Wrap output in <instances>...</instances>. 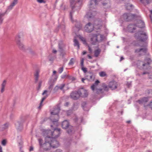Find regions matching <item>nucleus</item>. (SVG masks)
<instances>
[{
	"mask_svg": "<svg viewBox=\"0 0 152 152\" xmlns=\"http://www.w3.org/2000/svg\"><path fill=\"white\" fill-rule=\"evenodd\" d=\"M145 61L146 62H147V63H145L143 64L142 65L143 66H145L146 64H150L151 62V60L150 58H147L145 59Z\"/></svg>",
	"mask_w": 152,
	"mask_h": 152,
	"instance_id": "nucleus-28",
	"label": "nucleus"
},
{
	"mask_svg": "<svg viewBox=\"0 0 152 152\" xmlns=\"http://www.w3.org/2000/svg\"><path fill=\"white\" fill-rule=\"evenodd\" d=\"M102 88L105 91H108V90L109 87H108L107 86L105 85H103Z\"/></svg>",
	"mask_w": 152,
	"mask_h": 152,
	"instance_id": "nucleus-33",
	"label": "nucleus"
},
{
	"mask_svg": "<svg viewBox=\"0 0 152 152\" xmlns=\"http://www.w3.org/2000/svg\"><path fill=\"white\" fill-rule=\"evenodd\" d=\"M149 106H150V107L152 109V101L150 102L149 104Z\"/></svg>",
	"mask_w": 152,
	"mask_h": 152,
	"instance_id": "nucleus-45",
	"label": "nucleus"
},
{
	"mask_svg": "<svg viewBox=\"0 0 152 152\" xmlns=\"http://www.w3.org/2000/svg\"><path fill=\"white\" fill-rule=\"evenodd\" d=\"M18 0H14L12 3L8 7V9L11 10L13 7L16 4L18 3Z\"/></svg>",
	"mask_w": 152,
	"mask_h": 152,
	"instance_id": "nucleus-20",
	"label": "nucleus"
},
{
	"mask_svg": "<svg viewBox=\"0 0 152 152\" xmlns=\"http://www.w3.org/2000/svg\"><path fill=\"white\" fill-rule=\"evenodd\" d=\"M86 53V52L85 51H83V54L84 55Z\"/></svg>",
	"mask_w": 152,
	"mask_h": 152,
	"instance_id": "nucleus-50",
	"label": "nucleus"
},
{
	"mask_svg": "<svg viewBox=\"0 0 152 152\" xmlns=\"http://www.w3.org/2000/svg\"><path fill=\"white\" fill-rule=\"evenodd\" d=\"M140 28H142L144 27L145 24L143 21L142 20H139L137 21V23L136 25H129L128 26V30L130 32H133L136 29V27Z\"/></svg>",
	"mask_w": 152,
	"mask_h": 152,
	"instance_id": "nucleus-4",
	"label": "nucleus"
},
{
	"mask_svg": "<svg viewBox=\"0 0 152 152\" xmlns=\"http://www.w3.org/2000/svg\"><path fill=\"white\" fill-rule=\"evenodd\" d=\"M148 101V99L147 98L144 97L142 99V102H146Z\"/></svg>",
	"mask_w": 152,
	"mask_h": 152,
	"instance_id": "nucleus-37",
	"label": "nucleus"
},
{
	"mask_svg": "<svg viewBox=\"0 0 152 152\" xmlns=\"http://www.w3.org/2000/svg\"><path fill=\"white\" fill-rule=\"evenodd\" d=\"M56 72V71H54L53 72V73L54 74H55Z\"/></svg>",
	"mask_w": 152,
	"mask_h": 152,
	"instance_id": "nucleus-55",
	"label": "nucleus"
},
{
	"mask_svg": "<svg viewBox=\"0 0 152 152\" xmlns=\"http://www.w3.org/2000/svg\"><path fill=\"white\" fill-rule=\"evenodd\" d=\"M6 81L5 80H4L1 84V92L3 93L4 91V89L6 84Z\"/></svg>",
	"mask_w": 152,
	"mask_h": 152,
	"instance_id": "nucleus-23",
	"label": "nucleus"
},
{
	"mask_svg": "<svg viewBox=\"0 0 152 152\" xmlns=\"http://www.w3.org/2000/svg\"><path fill=\"white\" fill-rule=\"evenodd\" d=\"M56 88H58L63 91L67 90L68 89V87L66 86L64 84H62L59 86H57L56 87Z\"/></svg>",
	"mask_w": 152,
	"mask_h": 152,
	"instance_id": "nucleus-17",
	"label": "nucleus"
},
{
	"mask_svg": "<svg viewBox=\"0 0 152 152\" xmlns=\"http://www.w3.org/2000/svg\"><path fill=\"white\" fill-rule=\"evenodd\" d=\"M64 69V68L63 67H61L59 68L58 70V72L59 73H61L63 72Z\"/></svg>",
	"mask_w": 152,
	"mask_h": 152,
	"instance_id": "nucleus-39",
	"label": "nucleus"
},
{
	"mask_svg": "<svg viewBox=\"0 0 152 152\" xmlns=\"http://www.w3.org/2000/svg\"><path fill=\"white\" fill-rule=\"evenodd\" d=\"M101 52V49L99 48H98L94 50V55L95 57H97L99 55Z\"/></svg>",
	"mask_w": 152,
	"mask_h": 152,
	"instance_id": "nucleus-19",
	"label": "nucleus"
},
{
	"mask_svg": "<svg viewBox=\"0 0 152 152\" xmlns=\"http://www.w3.org/2000/svg\"><path fill=\"white\" fill-rule=\"evenodd\" d=\"M140 35V36L142 37H145V38L143 39H141V40L142 41H144L145 40V39L146 38V34L145 33L143 32H141L140 31L138 33Z\"/></svg>",
	"mask_w": 152,
	"mask_h": 152,
	"instance_id": "nucleus-26",
	"label": "nucleus"
},
{
	"mask_svg": "<svg viewBox=\"0 0 152 152\" xmlns=\"http://www.w3.org/2000/svg\"><path fill=\"white\" fill-rule=\"evenodd\" d=\"M99 75L101 77H104L106 75V74L105 72H102L99 73Z\"/></svg>",
	"mask_w": 152,
	"mask_h": 152,
	"instance_id": "nucleus-32",
	"label": "nucleus"
},
{
	"mask_svg": "<svg viewBox=\"0 0 152 152\" xmlns=\"http://www.w3.org/2000/svg\"><path fill=\"white\" fill-rule=\"evenodd\" d=\"M34 76L35 77V83H37L38 81V70H36L34 73Z\"/></svg>",
	"mask_w": 152,
	"mask_h": 152,
	"instance_id": "nucleus-22",
	"label": "nucleus"
},
{
	"mask_svg": "<svg viewBox=\"0 0 152 152\" xmlns=\"http://www.w3.org/2000/svg\"><path fill=\"white\" fill-rule=\"evenodd\" d=\"M8 124L7 123H6L2 125L1 126V130H3L6 129L8 127Z\"/></svg>",
	"mask_w": 152,
	"mask_h": 152,
	"instance_id": "nucleus-30",
	"label": "nucleus"
},
{
	"mask_svg": "<svg viewBox=\"0 0 152 152\" xmlns=\"http://www.w3.org/2000/svg\"><path fill=\"white\" fill-rule=\"evenodd\" d=\"M72 12H71L70 13V18L71 20L72 21Z\"/></svg>",
	"mask_w": 152,
	"mask_h": 152,
	"instance_id": "nucleus-44",
	"label": "nucleus"
},
{
	"mask_svg": "<svg viewBox=\"0 0 152 152\" xmlns=\"http://www.w3.org/2000/svg\"><path fill=\"white\" fill-rule=\"evenodd\" d=\"M69 104V103L68 102H66V103H65V106H67L68 104Z\"/></svg>",
	"mask_w": 152,
	"mask_h": 152,
	"instance_id": "nucleus-53",
	"label": "nucleus"
},
{
	"mask_svg": "<svg viewBox=\"0 0 152 152\" xmlns=\"http://www.w3.org/2000/svg\"><path fill=\"white\" fill-rule=\"evenodd\" d=\"M85 80L86 79L82 78V81L84 83V80Z\"/></svg>",
	"mask_w": 152,
	"mask_h": 152,
	"instance_id": "nucleus-54",
	"label": "nucleus"
},
{
	"mask_svg": "<svg viewBox=\"0 0 152 152\" xmlns=\"http://www.w3.org/2000/svg\"><path fill=\"white\" fill-rule=\"evenodd\" d=\"M33 149H34V148H33V147L32 146H31L30 147V148L29 149V151H32L33 150Z\"/></svg>",
	"mask_w": 152,
	"mask_h": 152,
	"instance_id": "nucleus-43",
	"label": "nucleus"
},
{
	"mask_svg": "<svg viewBox=\"0 0 152 152\" xmlns=\"http://www.w3.org/2000/svg\"><path fill=\"white\" fill-rule=\"evenodd\" d=\"M88 79L90 80H93L94 77L93 75L91 73H89V75L87 76Z\"/></svg>",
	"mask_w": 152,
	"mask_h": 152,
	"instance_id": "nucleus-25",
	"label": "nucleus"
},
{
	"mask_svg": "<svg viewBox=\"0 0 152 152\" xmlns=\"http://www.w3.org/2000/svg\"><path fill=\"white\" fill-rule=\"evenodd\" d=\"M19 143V144H20V143Z\"/></svg>",
	"mask_w": 152,
	"mask_h": 152,
	"instance_id": "nucleus-63",
	"label": "nucleus"
},
{
	"mask_svg": "<svg viewBox=\"0 0 152 152\" xmlns=\"http://www.w3.org/2000/svg\"><path fill=\"white\" fill-rule=\"evenodd\" d=\"M48 91L47 90H45L44 92L42 93V94L44 96L42 98L41 101L40 103L39 106V109H40L41 107L43 106L42 103L43 101L46 99V98L48 97Z\"/></svg>",
	"mask_w": 152,
	"mask_h": 152,
	"instance_id": "nucleus-12",
	"label": "nucleus"
},
{
	"mask_svg": "<svg viewBox=\"0 0 152 152\" xmlns=\"http://www.w3.org/2000/svg\"><path fill=\"white\" fill-rule=\"evenodd\" d=\"M78 91L80 94V96L86 97L88 95V93L87 91L83 88L79 90Z\"/></svg>",
	"mask_w": 152,
	"mask_h": 152,
	"instance_id": "nucleus-11",
	"label": "nucleus"
},
{
	"mask_svg": "<svg viewBox=\"0 0 152 152\" xmlns=\"http://www.w3.org/2000/svg\"><path fill=\"white\" fill-rule=\"evenodd\" d=\"M21 152H23V151H21Z\"/></svg>",
	"mask_w": 152,
	"mask_h": 152,
	"instance_id": "nucleus-62",
	"label": "nucleus"
},
{
	"mask_svg": "<svg viewBox=\"0 0 152 152\" xmlns=\"http://www.w3.org/2000/svg\"><path fill=\"white\" fill-rule=\"evenodd\" d=\"M75 23V27L77 28V30H79L81 28L82 25L80 22H76Z\"/></svg>",
	"mask_w": 152,
	"mask_h": 152,
	"instance_id": "nucleus-24",
	"label": "nucleus"
},
{
	"mask_svg": "<svg viewBox=\"0 0 152 152\" xmlns=\"http://www.w3.org/2000/svg\"><path fill=\"white\" fill-rule=\"evenodd\" d=\"M130 121H127V123H130Z\"/></svg>",
	"mask_w": 152,
	"mask_h": 152,
	"instance_id": "nucleus-56",
	"label": "nucleus"
},
{
	"mask_svg": "<svg viewBox=\"0 0 152 152\" xmlns=\"http://www.w3.org/2000/svg\"><path fill=\"white\" fill-rule=\"evenodd\" d=\"M88 56L89 59H91L92 58V57L89 55H88Z\"/></svg>",
	"mask_w": 152,
	"mask_h": 152,
	"instance_id": "nucleus-49",
	"label": "nucleus"
},
{
	"mask_svg": "<svg viewBox=\"0 0 152 152\" xmlns=\"http://www.w3.org/2000/svg\"><path fill=\"white\" fill-rule=\"evenodd\" d=\"M45 142L43 145H42L41 143L42 140H39V141L40 146H42L46 150L50 149L51 147L53 148H56L59 145L58 142L55 138H51V140L48 139L46 140L45 137Z\"/></svg>",
	"mask_w": 152,
	"mask_h": 152,
	"instance_id": "nucleus-1",
	"label": "nucleus"
},
{
	"mask_svg": "<svg viewBox=\"0 0 152 152\" xmlns=\"http://www.w3.org/2000/svg\"><path fill=\"white\" fill-rule=\"evenodd\" d=\"M80 39H81V40L83 42V43L84 44H86V41L85 39V38L82 37H80Z\"/></svg>",
	"mask_w": 152,
	"mask_h": 152,
	"instance_id": "nucleus-34",
	"label": "nucleus"
},
{
	"mask_svg": "<svg viewBox=\"0 0 152 152\" xmlns=\"http://www.w3.org/2000/svg\"><path fill=\"white\" fill-rule=\"evenodd\" d=\"M150 17L151 18V16H150Z\"/></svg>",
	"mask_w": 152,
	"mask_h": 152,
	"instance_id": "nucleus-64",
	"label": "nucleus"
},
{
	"mask_svg": "<svg viewBox=\"0 0 152 152\" xmlns=\"http://www.w3.org/2000/svg\"><path fill=\"white\" fill-rule=\"evenodd\" d=\"M74 46H77L78 49L79 48L80 46L78 42L76 39H75L74 40Z\"/></svg>",
	"mask_w": 152,
	"mask_h": 152,
	"instance_id": "nucleus-29",
	"label": "nucleus"
},
{
	"mask_svg": "<svg viewBox=\"0 0 152 152\" xmlns=\"http://www.w3.org/2000/svg\"><path fill=\"white\" fill-rule=\"evenodd\" d=\"M69 126V122L67 121H63L62 124V126L63 128L64 129H67Z\"/></svg>",
	"mask_w": 152,
	"mask_h": 152,
	"instance_id": "nucleus-18",
	"label": "nucleus"
},
{
	"mask_svg": "<svg viewBox=\"0 0 152 152\" xmlns=\"http://www.w3.org/2000/svg\"><path fill=\"white\" fill-rule=\"evenodd\" d=\"M81 0H70V2L71 3V5L72 6V9H73L74 7H73V5L76 4L77 2L78 3H80Z\"/></svg>",
	"mask_w": 152,
	"mask_h": 152,
	"instance_id": "nucleus-21",
	"label": "nucleus"
},
{
	"mask_svg": "<svg viewBox=\"0 0 152 152\" xmlns=\"http://www.w3.org/2000/svg\"><path fill=\"white\" fill-rule=\"evenodd\" d=\"M59 47L60 49H61L62 48L61 47V46L59 45Z\"/></svg>",
	"mask_w": 152,
	"mask_h": 152,
	"instance_id": "nucleus-57",
	"label": "nucleus"
},
{
	"mask_svg": "<svg viewBox=\"0 0 152 152\" xmlns=\"http://www.w3.org/2000/svg\"><path fill=\"white\" fill-rule=\"evenodd\" d=\"M124 59V58H123V57H121V58H120V61H121L122 60H123Z\"/></svg>",
	"mask_w": 152,
	"mask_h": 152,
	"instance_id": "nucleus-52",
	"label": "nucleus"
},
{
	"mask_svg": "<svg viewBox=\"0 0 152 152\" xmlns=\"http://www.w3.org/2000/svg\"><path fill=\"white\" fill-rule=\"evenodd\" d=\"M151 14H152V10L151 11Z\"/></svg>",
	"mask_w": 152,
	"mask_h": 152,
	"instance_id": "nucleus-60",
	"label": "nucleus"
},
{
	"mask_svg": "<svg viewBox=\"0 0 152 152\" xmlns=\"http://www.w3.org/2000/svg\"><path fill=\"white\" fill-rule=\"evenodd\" d=\"M74 59L73 58H72L70 60L69 64V65H72L74 64Z\"/></svg>",
	"mask_w": 152,
	"mask_h": 152,
	"instance_id": "nucleus-36",
	"label": "nucleus"
},
{
	"mask_svg": "<svg viewBox=\"0 0 152 152\" xmlns=\"http://www.w3.org/2000/svg\"><path fill=\"white\" fill-rule=\"evenodd\" d=\"M103 39V35L99 34L92 35L91 41L93 44L95 45L97 42L102 41Z\"/></svg>",
	"mask_w": 152,
	"mask_h": 152,
	"instance_id": "nucleus-5",
	"label": "nucleus"
},
{
	"mask_svg": "<svg viewBox=\"0 0 152 152\" xmlns=\"http://www.w3.org/2000/svg\"><path fill=\"white\" fill-rule=\"evenodd\" d=\"M0 152H2V147L0 145Z\"/></svg>",
	"mask_w": 152,
	"mask_h": 152,
	"instance_id": "nucleus-51",
	"label": "nucleus"
},
{
	"mask_svg": "<svg viewBox=\"0 0 152 152\" xmlns=\"http://www.w3.org/2000/svg\"><path fill=\"white\" fill-rule=\"evenodd\" d=\"M106 3H103V5H106Z\"/></svg>",
	"mask_w": 152,
	"mask_h": 152,
	"instance_id": "nucleus-59",
	"label": "nucleus"
},
{
	"mask_svg": "<svg viewBox=\"0 0 152 152\" xmlns=\"http://www.w3.org/2000/svg\"><path fill=\"white\" fill-rule=\"evenodd\" d=\"M60 110V108L58 107H57L56 108H55L53 110V111L51 113L52 115H56L55 116L56 118L54 119L53 118L54 117V116H52L51 117V121L53 122H56L58 121V113H59Z\"/></svg>",
	"mask_w": 152,
	"mask_h": 152,
	"instance_id": "nucleus-7",
	"label": "nucleus"
},
{
	"mask_svg": "<svg viewBox=\"0 0 152 152\" xmlns=\"http://www.w3.org/2000/svg\"><path fill=\"white\" fill-rule=\"evenodd\" d=\"M140 1L145 4H148L149 3V0H140Z\"/></svg>",
	"mask_w": 152,
	"mask_h": 152,
	"instance_id": "nucleus-31",
	"label": "nucleus"
},
{
	"mask_svg": "<svg viewBox=\"0 0 152 152\" xmlns=\"http://www.w3.org/2000/svg\"><path fill=\"white\" fill-rule=\"evenodd\" d=\"M117 83L116 82L112 81L109 83L108 87L112 90H114L117 88Z\"/></svg>",
	"mask_w": 152,
	"mask_h": 152,
	"instance_id": "nucleus-14",
	"label": "nucleus"
},
{
	"mask_svg": "<svg viewBox=\"0 0 152 152\" xmlns=\"http://www.w3.org/2000/svg\"><path fill=\"white\" fill-rule=\"evenodd\" d=\"M20 37L19 35L17 36L15 38V40L17 45L19 49L21 50L25 51H26L27 50H28V52L32 55L34 54L35 52L33 51H32L30 48H29L27 50H26L25 49L24 46L20 41Z\"/></svg>",
	"mask_w": 152,
	"mask_h": 152,
	"instance_id": "nucleus-3",
	"label": "nucleus"
},
{
	"mask_svg": "<svg viewBox=\"0 0 152 152\" xmlns=\"http://www.w3.org/2000/svg\"><path fill=\"white\" fill-rule=\"evenodd\" d=\"M126 8L128 10H130L132 7L133 5H132L128 4L126 6Z\"/></svg>",
	"mask_w": 152,
	"mask_h": 152,
	"instance_id": "nucleus-35",
	"label": "nucleus"
},
{
	"mask_svg": "<svg viewBox=\"0 0 152 152\" xmlns=\"http://www.w3.org/2000/svg\"><path fill=\"white\" fill-rule=\"evenodd\" d=\"M99 83V81L97 80L95 83L91 86V89L95 93L97 94L103 92L102 89L99 88L98 84Z\"/></svg>",
	"mask_w": 152,
	"mask_h": 152,
	"instance_id": "nucleus-6",
	"label": "nucleus"
},
{
	"mask_svg": "<svg viewBox=\"0 0 152 152\" xmlns=\"http://www.w3.org/2000/svg\"><path fill=\"white\" fill-rule=\"evenodd\" d=\"M96 14V12L94 11H90L88 12L85 16V18L89 19L93 17Z\"/></svg>",
	"mask_w": 152,
	"mask_h": 152,
	"instance_id": "nucleus-15",
	"label": "nucleus"
},
{
	"mask_svg": "<svg viewBox=\"0 0 152 152\" xmlns=\"http://www.w3.org/2000/svg\"><path fill=\"white\" fill-rule=\"evenodd\" d=\"M122 17L124 20L128 21L133 19L135 17V15L130 13H125Z\"/></svg>",
	"mask_w": 152,
	"mask_h": 152,
	"instance_id": "nucleus-9",
	"label": "nucleus"
},
{
	"mask_svg": "<svg viewBox=\"0 0 152 152\" xmlns=\"http://www.w3.org/2000/svg\"><path fill=\"white\" fill-rule=\"evenodd\" d=\"M146 48H142L139 49H136L135 51V52L136 53H139V55H140L145 54L146 53Z\"/></svg>",
	"mask_w": 152,
	"mask_h": 152,
	"instance_id": "nucleus-16",
	"label": "nucleus"
},
{
	"mask_svg": "<svg viewBox=\"0 0 152 152\" xmlns=\"http://www.w3.org/2000/svg\"><path fill=\"white\" fill-rule=\"evenodd\" d=\"M70 97L72 99L76 100L79 98L80 96L78 91H75L72 92L71 94Z\"/></svg>",
	"mask_w": 152,
	"mask_h": 152,
	"instance_id": "nucleus-13",
	"label": "nucleus"
},
{
	"mask_svg": "<svg viewBox=\"0 0 152 152\" xmlns=\"http://www.w3.org/2000/svg\"><path fill=\"white\" fill-rule=\"evenodd\" d=\"M82 70L83 71L84 73H86L87 72V68L83 67V66H82Z\"/></svg>",
	"mask_w": 152,
	"mask_h": 152,
	"instance_id": "nucleus-40",
	"label": "nucleus"
},
{
	"mask_svg": "<svg viewBox=\"0 0 152 152\" xmlns=\"http://www.w3.org/2000/svg\"><path fill=\"white\" fill-rule=\"evenodd\" d=\"M94 28L93 25L89 23L86 25L84 29L86 31L88 32H90L93 30Z\"/></svg>",
	"mask_w": 152,
	"mask_h": 152,
	"instance_id": "nucleus-10",
	"label": "nucleus"
},
{
	"mask_svg": "<svg viewBox=\"0 0 152 152\" xmlns=\"http://www.w3.org/2000/svg\"><path fill=\"white\" fill-rule=\"evenodd\" d=\"M149 78L152 79V74L150 75H149Z\"/></svg>",
	"mask_w": 152,
	"mask_h": 152,
	"instance_id": "nucleus-48",
	"label": "nucleus"
},
{
	"mask_svg": "<svg viewBox=\"0 0 152 152\" xmlns=\"http://www.w3.org/2000/svg\"><path fill=\"white\" fill-rule=\"evenodd\" d=\"M84 60V59L83 58L81 59L80 64L82 66H83Z\"/></svg>",
	"mask_w": 152,
	"mask_h": 152,
	"instance_id": "nucleus-42",
	"label": "nucleus"
},
{
	"mask_svg": "<svg viewBox=\"0 0 152 152\" xmlns=\"http://www.w3.org/2000/svg\"><path fill=\"white\" fill-rule=\"evenodd\" d=\"M147 72H144L142 74L143 75H144L145 74H147Z\"/></svg>",
	"mask_w": 152,
	"mask_h": 152,
	"instance_id": "nucleus-58",
	"label": "nucleus"
},
{
	"mask_svg": "<svg viewBox=\"0 0 152 152\" xmlns=\"http://www.w3.org/2000/svg\"><path fill=\"white\" fill-rule=\"evenodd\" d=\"M52 52L53 53H56L57 52V50L55 49H53V50Z\"/></svg>",
	"mask_w": 152,
	"mask_h": 152,
	"instance_id": "nucleus-47",
	"label": "nucleus"
},
{
	"mask_svg": "<svg viewBox=\"0 0 152 152\" xmlns=\"http://www.w3.org/2000/svg\"><path fill=\"white\" fill-rule=\"evenodd\" d=\"M46 2V0H39V3L45 4Z\"/></svg>",
	"mask_w": 152,
	"mask_h": 152,
	"instance_id": "nucleus-38",
	"label": "nucleus"
},
{
	"mask_svg": "<svg viewBox=\"0 0 152 152\" xmlns=\"http://www.w3.org/2000/svg\"><path fill=\"white\" fill-rule=\"evenodd\" d=\"M1 144H2L4 146L5 145H6V140H3L2 141Z\"/></svg>",
	"mask_w": 152,
	"mask_h": 152,
	"instance_id": "nucleus-41",
	"label": "nucleus"
},
{
	"mask_svg": "<svg viewBox=\"0 0 152 152\" xmlns=\"http://www.w3.org/2000/svg\"><path fill=\"white\" fill-rule=\"evenodd\" d=\"M88 50H89V51H90V53L92 51V50L91 49V48H90V47L89 46H88Z\"/></svg>",
	"mask_w": 152,
	"mask_h": 152,
	"instance_id": "nucleus-46",
	"label": "nucleus"
},
{
	"mask_svg": "<svg viewBox=\"0 0 152 152\" xmlns=\"http://www.w3.org/2000/svg\"><path fill=\"white\" fill-rule=\"evenodd\" d=\"M25 117H23L21 118L20 121H18L15 124L16 127L18 131H21L23 129V123L26 120Z\"/></svg>",
	"mask_w": 152,
	"mask_h": 152,
	"instance_id": "nucleus-8",
	"label": "nucleus"
},
{
	"mask_svg": "<svg viewBox=\"0 0 152 152\" xmlns=\"http://www.w3.org/2000/svg\"><path fill=\"white\" fill-rule=\"evenodd\" d=\"M60 129H55L53 132L50 130H45L44 132V134L46 136V140L48 139H51V138H55L59 136Z\"/></svg>",
	"mask_w": 152,
	"mask_h": 152,
	"instance_id": "nucleus-2",
	"label": "nucleus"
},
{
	"mask_svg": "<svg viewBox=\"0 0 152 152\" xmlns=\"http://www.w3.org/2000/svg\"><path fill=\"white\" fill-rule=\"evenodd\" d=\"M5 14V13H0V25L2 23L4 20L3 17L4 16Z\"/></svg>",
	"mask_w": 152,
	"mask_h": 152,
	"instance_id": "nucleus-27",
	"label": "nucleus"
},
{
	"mask_svg": "<svg viewBox=\"0 0 152 152\" xmlns=\"http://www.w3.org/2000/svg\"><path fill=\"white\" fill-rule=\"evenodd\" d=\"M50 61H52L53 60H52V59H50Z\"/></svg>",
	"mask_w": 152,
	"mask_h": 152,
	"instance_id": "nucleus-61",
	"label": "nucleus"
}]
</instances>
